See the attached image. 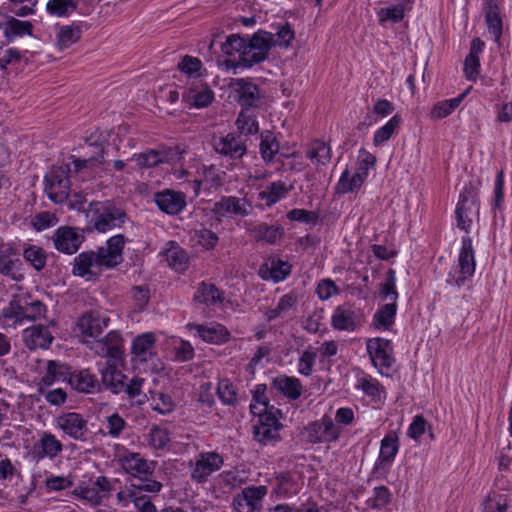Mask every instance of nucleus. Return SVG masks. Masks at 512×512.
<instances>
[{"instance_id":"obj_1","label":"nucleus","mask_w":512,"mask_h":512,"mask_svg":"<svg viewBox=\"0 0 512 512\" xmlns=\"http://www.w3.org/2000/svg\"><path fill=\"white\" fill-rule=\"evenodd\" d=\"M275 46V35L265 30H258L251 37L231 34L222 45L227 55L238 53L234 67L251 68L268 58L269 51Z\"/></svg>"},{"instance_id":"obj_2","label":"nucleus","mask_w":512,"mask_h":512,"mask_svg":"<svg viewBox=\"0 0 512 512\" xmlns=\"http://www.w3.org/2000/svg\"><path fill=\"white\" fill-rule=\"evenodd\" d=\"M88 227L99 233L122 227L128 220L127 213L112 201H92L86 210Z\"/></svg>"},{"instance_id":"obj_3","label":"nucleus","mask_w":512,"mask_h":512,"mask_svg":"<svg viewBox=\"0 0 512 512\" xmlns=\"http://www.w3.org/2000/svg\"><path fill=\"white\" fill-rule=\"evenodd\" d=\"M127 380L128 377L109 362L101 370V389L104 387L113 394L125 393L130 399L140 396L145 380L138 376L131 378L129 382Z\"/></svg>"},{"instance_id":"obj_4","label":"nucleus","mask_w":512,"mask_h":512,"mask_svg":"<svg viewBox=\"0 0 512 512\" xmlns=\"http://www.w3.org/2000/svg\"><path fill=\"white\" fill-rule=\"evenodd\" d=\"M481 182L474 183L472 181L464 185L460 195L459 201L455 210V218L457 227L466 233H469L472 224L473 216L479 214L480 200H479V186Z\"/></svg>"},{"instance_id":"obj_5","label":"nucleus","mask_w":512,"mask_h":512,"mask_svg":"<svg viewBox=\"0 0 512 512\" xmlns=\"http://www.w3.org/2000/svg\"><path fill=\"white\" fill-rule=\"evenodd\" d=\"M70 173V164L53 165L44 177V191L55 204H62L69 197Z\"/></svg>"},{"instance_id":"obj_6","label":"nucleus","mask_w":512,"mask_h":512,"mask_svg":"<svg viewBox=\"0 0 512 512\" xmlns=\"http://www.w3.org/2000/svg\"><path fill=\"white\" fill-rule=\"evenodd\" d=\"M46 306L39 300L28 301L27 298H15L2 310V317L12 320L13 325L24 321H36L45 316Z\"/></svg>"},{"instance_id":"obj_7","label":"nucleus","mask_w":512,"mask_h":512,"mask_svg":"<svg viewBox=\"0 0 512 512\" xmlns=\"http://www.w3.org/2000/svg\"><path fill=\"white\" fill-rule=\"evenodd\" d=\"M118 462L126 474L139 480L138 484H145L148 481H157L154 478L157 462L147 460L138 452L126 451L119 457Z\"/></svg>"},{"instance_id":"obj_8","label":"nucleus","mask_w":512,"mask_h":512,"mask_svg":"<svg viewBox=\"0 0 512 512\" xmlns=\"http://www.w3.org/2000/svg\"><path fill=\"white\" fill-rule=\"evenodd\" d=\"M112 491L113 485L108 477L98 476L91 480V484L80 483L72 494L87 501L91 506L97 507L110 498Z\"/></svg>"},{"instance_id":"obj_9","label":"nucleus","mask_w":512,"mask_h":512,"mask_svg":"<svg viewBox=\"0 0 512 512\" xmlns=\"http://www.w3.org/2000/svg\"><path fill=\"white\" fill-rule=\"evenodd\" d=\"M400 441L395 431H389L380 442L379 455L372 469L376 477H385L399 452Z\"/></svg>"},{"instance_id":"obj_10","label":"nucleus","mask_w":512,"mask_h":512,"mask_svg":"<svg viewBox=\"0 0 512 512\" xmlns=\"http://www.w3.org/2000/svg\"><path fill=\"white\" fill-rule=\"evenodd\" d=\"M302 434L305 440L311 444L330 443L339 439L341 429L334 424L330 416L324 415L320 420L309 423Z\"/></svg>"},{"instance_id":"obj_11","label":"nucleus","mask_w":512,"mask_h":512,"mask_svg":"<svg viewBox=\"0 0 512 512\" xmlns=\"http://www.w3.org/2000/svg\"><path fill=\"white\" fill-rule=\"evenodd\" d=\"M459 275L449 274L446 282L448 285L460 288L470 279L475 272V257L472 246V239L468 236L462 238V246L458 257Z\"/></svg>"},{"instance_id":"obj_12","label":"nucleus","mask_w":512,"mask_h":512,"mask_svg":"<svg viewBox=\"0 0 512 512\" xmlns=\"http://www.w3.org/2000/svg\"><path fill=\"white\" fill-rule=\"evenodd\" d=\"M224 464L223 456L216 451L200 452L194 463L190 464L191 479L196 483H204L214 472L221 469Z\"/></svg>"},{"instance_id":"obj_13","label":"nucleus","mask_w":512,"mask_h":512,"mask_svg":"<svg viewBox=\"0 0 512 512\" xmlns=\"http://www.w3.org/2000/svg\"><path fill=\"white\" fill-rule=\"evenodd\" d=\"M232 87L236 93V100L242 109L261 108L265 103V94L258 85L246 78L234 79Z\"/></svg>"},{"instance_id":"obj_14","label":"nucleus","mask_w":512,"mask_h":512,"mask_svg":"<svg viewBox=\"0 0 512 512\" xmlns=\"http://www.w3.org/2000/svg\"><path fill=\"white\" fill-rule=\"evenodd\" d=\"M55 424L64 435L75 441L84 442L88 438V420L80 413L64 412L56 417Z\"/></svg>"},{"instance_id":"obj_15","label":"nucleus","mask_w":512,"mask_h":512,"mask_svg":"<svg viewBox=\"0 0 512 512\" xmlns=\"http://www.w3.org/2000/svg\"><path fill=\"white\" fill-rule=\"evenodd\" d=\"M252 210V203L248 199L236 196H222L212 208V212L218 220L228 216L246 217Z\"/></svg>"},{"instance_id":"obj_16","label":"nucleus","mask_w":512,"mask_h":512,"mask_svg":"<svg viewBox=\"0 0 512 512\" xmlns=\"http://www.w3.org/2000/svg\"><path fill=\"white\" fill-rule=\"evenodd\" d=\"M85 341L86 345L98 356L118 360L123 354V339L118 331H110L105 337Z\"/></svg>"},{"instance_id":"obj_17","label":"nucleus","mask_w":512,"mask_h":512,"mask_svg":"<svg viewBox=\"0 0 512 512\" xmlns=\"http://www.w3.org/2000/svg\"><path fill=\"white\" fill-rule=\"evenodd\" d=\"M52 240L59 252L72 255L79 250L85 241V235L83 230L79 228L61 226L55 230Z\"/></svg>"},{"instance_id":"obj_18","label":"nucleus","mask_w":512,"mask_h":512,"mask_svg":"<svg viewBox=\"0 0 512 512\" xmlns=\"http://www.w3.org/2000/svg\"><path fill=\"white\" fill-rule=\"evenodd\" d=\"M199 178L193 181V191L198 196L201 188L206 192H215L221 188L226 179V172L217 166L203 164L197 171Z\"/></svg>"},{"instance_id":"obj_19","label":"nucleus","mask_w":512,"mask_h":512,"mask_svg":"<svg viewBox=\"0 0 512 512\" xmlns=\"http://www.w3.org/2000/svg\"><path fill=\"white\" fill-rule=\"evenodd\" d=\"M246 141L235 132L225 136L214 137L212 146L216 153L233 160L242 158L247 152Z\"/></svg>"},{"instance_id":"obj_20","label":"nucleus","mask_w":512,"mask_h":512,"mask_svg":"<svg viewBox=\"0 0 512 512\" xmlns=\"http://www.w3.org/2000/svg\"><path fill=\"white\" fill-rule=\"evenodd\" d=\"M361 323V317L354 304L338 305L331 316V326L337 331H355Z\"/></svg>"},{"instance_id":"obj_21","label":"nucleus","mask_w":512,"mask_h":512,"mask_svg":"<svg viewBox=\"0 0 512 512\" xmlns=\"http://www.w3.org/2000/svg\"><path fill=\"white\" fill-rule=\"evenodd\" d=\"M367 352L376 368L389 369L395 361L393 357V345L388 339H369L367 341Z\"/></svg>"},{"instance_id":"obj_22","label":"nucleus","mask_w":512,"mask_h":512,"mask_svg":"<svg viewBox=\"0 0 512 512\" xmlns=\"http://www.w3.org/2000/svg\"><path fill=\"white\" fill-rule=\"evenodd\" d=\"M125 242V236L117 234L107 240L105 247L98 248L99 261L105 265V268H114L123 261Z\"/></svg>"},{"instance_id":"obj_23","label":"nucleus","mask_w":512,"mask_h":512,"mask_svg":"<svg viewBox=\"0 0 512 512\" xmlns=\"http://www.w3.org/2000/svg\"><path fill=\"white\" fill-rule=\"evenodd\" d=\"M68 384L74 391L81 394H95L101 392L100 380L90 369L72 371Z\"/></svg>"},{"instance_id":"obj_24","label":"nucleus","mask_w":512,"mask_h":512,"mask_svg":"<svg viewBox=\"0 0 512 512\" xmlns=\"http://www.w3.org/2000/svg\"><path fill=\"white\" fill-rule=\"evenodd\" d=\"M110 318L97 311L84 313L77 322V327L84 337L98 338L108 327Z\"/></svg>"},{"instance_id":"obj_25","label":"nucleus","mask_w":512,"mask_h":512,"mask_svg":"<svg viewBox=\"0 0 512 512\" xmlns=\"http://www.w3.org/2000/svg\"><path fill=\"white\" fill-rule=\"evenodd\" d=\"M154 201L162 212L169 215L179 214L187 205L185 193L170 189L157 192Z\"/></svg>"},{"instance_id":"obj_26","label":"nucleus","mask_w":512,"mask_h":512,"mask_svg":"<svg viewBox=\"0 0 512 512\" xmlns=\"http://www.w3.org/2000/svg\"><path fill=\"white\" fill-rule=\"evenodd\" d=\"M99 253L96 251H83L74 258V264L72 268V274L74 276L86 278L90 280L98 275L97 272L93 271V268L105 267L99 261Z\"/></svg>"},{"instance_id":"obj_27","label":"nucleus","mask_w":512,"mask_h":512,"mask_svg":"<svg viewBox=\"0 0 512 512\" xmlns=\"http://www.w3.org/2000/svg\"><path fill=\"white\" fill-rule=\"evenodd\" d=\"M190 330H195L198 336L205 342L211 344H223L229 341L231 334L228 329L219 323L209 325L188 324Z\"/></svg>"},{"instance_id":"obj_28","label":"nucleus","mask_w":512,"mask_h":512,"mask_svg":"<svg viewBox=\"0 0 512 512\" xmlns=\"http://www.w3.org/2000/svg\"><path fill=\"white\" fill-rule=\"evenodd\" d=\"M162 488L163 484L160 481H148L145 484L132 483L129 486H125L124 489H121L117 493L116 499L119 505L127 507L130 502L134 503L137 492L158 494Z\"/></svg>"},{"instance_id":"obj_29","label":"nucleus","mask_w":512,"mask_h":512,"mask_svg":"<svg viewBox=\"0 0 512 512\" xmlns=\"http://www.w3.org/2000/svg\"><path fill=\"white\" fill-rule=\"evenodd\" d=\"M71 373L72 371L67 364L56 360H49L47 362L46 374L39 382V392L43 393V387H50L56 381L69 383Z\"/></svg>"},{"instance_id":"obj_30","label":"nucleus","mask_w":512,"mask_h":512,"mask_svg":"<svg viewBox=\"0 0 512 512\" xmlns=\"http://www.w3.org/2000/svg\"><path fill=\"white\" fill-rule=\"evenodd\" d=\"M24 342L30 350L48 348L53 341V336L48 327L42 324L33 325L24 330Z\"/></svg>"},{"instance_id":"obj_31","label":"nucleus","mask_w":512,"mask_h":512,"mask_svg":"<svg viewBox=\"0 0 512 512\" xmlns=\"http://www.w3.org/2000/svg\"><path fill=\"white\" fill-rule=\"evenodd\" d=\"M484 11L488 31L493 35L494 40L499 43L502 36L503 23L497 0H487Z\"/></svg>"},{"instance_id":"obj_32","label":"nucleus","mask_w":512,"mask_h":512,"mask_svg":"<svg viewBox=\"0 0 512 512\" xmlns=\"http://www.w3.org/2000/svg\"><path fill=\"white\" fill-rule=\"evenodd\" d=\"M272 387L290 400L298 399L302 394L303 386L298 378L281 375L274 378Z\"/></svg>"},{"instance_id":"obj_33","label":"nucleus","mask_w":512,"mask_h":512,"mask_svg":"<svg viewBox=\"0 0 512 512\" xmlns=\"http://www.w3.org/2000/svg\"><path fill=\"white\" fill-rule=\"evenodd\" d=\"M223 292L212 283L201 282L193 296V300L206 306H214L223 301Z\"/></svg>"},{"instance_id":"obj_34","label":"nucleus","mask_w":512,"mask_h":512,"mask_svg":"<svg viewBox=\"0 0 512 512\" xmlns=\"http://www.w3.org/2000/svg\"><path fill=\"white\" fill-rule=\"evenodd\" d=\"M366 179L365 172H356L350 176L348 168H346L336 184L335 191L338 194H347L358 191Z\"/></svg>"},{"instance_id":"obj_35","label":"nucleus","mask_w":512,"mask_h":512,"mask_svg":"<svg viewBox=\"0 0 512 512\" xmlns=\"http://www.w3.org/2000/svg\"><path fill=\"white\" fill-rule=\"evenodd\" d=\"M468 93L469 89H467L466 91H464L455 98L437 102L429 112L430 119L440 120L452 114L460 106V104L462 103V101L464 100Z\"/></svg>"},{"instance_id":"obj_36","label":"nucleus","mask_w":512,"mask_h":512,"mask_svg":"<svg viewBox=\"0 0 512 512\" xmlns=\"http://www.w3.org/2000/svg\"><path fill=\"white\" fill-rule=\"evenodd\" d=\"M291 273V265L280 259L273 260L271 266H261L259 274L263 280L272 279L274 282L285 280Z\"/></svg>"},{"instance_id":"obj_37","label":"nucleus","mask_w":512,"mask_h":512,"mask_svg":"<svg viewBox=\"0 0 512 512\" xmlns=\"http://www.w3.org/2000/svg\"><path fill=\"white\" fill-rule=\"evenodd\" d=\"M82 35V25L73 22L71 25L61 26L56 34L57 46L66 49L78 42Z\"/></svg>"},{"instance_id":"obj_38","label":"nucleus","mask_w":512,"mask_h":512,"mask_svg":"<svg viewBox=\"0 0 512 512\" xmlns=\"http://www.w3.org/2000/svg\"><path fill=\"white\" fill-rule=\"evenodd\" d=\"M4 36L8 41L24 35L31 36L33 33V24L30 21L18 20L15 17L8 16L4 25Z\"/></svg>"},{"instance_id":"obj_39","label":"nucleus","mask_w":512,"mask_h":512,"mask_svg":"<svg viewBox=\"0 0 512 512\" xmlns=\"http://www.w3.org/2000/svg\"><path fill=\"white\" fill-rule=\"evenodd\" d=\"M331 147L321 140H314L309 144L306 157L316 165H327L331 160Z\"/></svg>"},{"instance_id":"obj_40","label":"nucleus","mask_w":512,"mask_h":512,"mask_svg":"<svg viewBox=\"0 0 512 512\" xmlns=\"http://www.w3.org/2000/svg\"><path fill=\"white\" fill-rule=\"evenodd\" d=\"M155 341L156 338L152 332L139 335L133 340L131 351L140 361H147L155 346Z\"/></svg>"},{"instance_id":"obj_41","label":"nucleus","mask_w":512,"mask_h":512,"mask_svg":"<svg viewBox=\"0 0 512 512\" xmlns=\"http://www.w3.org/2000/svg\"><path fill=\"white\" fill-rule=\"evenodd\" d=\"M252 237L257 241H263L269 244H275L278 239L284 235V230L280 226L260 223L250 230Z\"/></svg>"},{"instance_id":"obj_42","label":"nucleus","mask_w":512,"mask_h":512,"mask_svg":"<svg viewBox=\"0 0 512 512\" xmlns=\"http://www.w3.org/2000/svg\"><path fill=\"white\" fill-rule=\"evenodd\" d=\"M397 303L382 305L373 315V325L376 329L388 330L395 322Z\"/></svg>"},{"instance_id":"obj_43","label":"nucleus","mask_w":512,"mask_h":512,"mask_svg":"<svg viewBox=\"0 0 512 512\" xmlns=\"http://www.w3.org/2000/svg\"><path fill=\"white\" fill-rule=\"evenodd\" d=\"M236 126L240 132L239 135H241V136H242V134H245V135L257 134L259 131V125H258V121H257V115L255 114L254 110L242 109L237 117Z\"/></svg>"},{"instance_id":"obj_44","label":"nucleus","mask_w":512,"mask_h":512,"mask_svg":"<svg viewBox=\"0 0 512 512\" xmlns=\"http://www.w3.org/2000/svg\"><path fill=\"white\" fill-rule=\"evenodd\" d=\"M183 99L196 108H204L212 103L214 93L207 86L201 90L191 88L183 94Z\"/></svg>"},{"instance_id":"obj_45","label":"nucleus","mask_w":512,"mask_h":512,"mask_svg":"<svg viewBox=\"0 0 512 512\" xmlns=\"http://www.w3.org/2000/svg\"><path fill=\"white\" fill-rule=\"evenodd\" d=\"M79 2L80 0H49L46 9L52 16L69 17L77 10Z\"/></svg>"},{"instance_id":"obj_46","label":"nucleus","mask_w":512,"mask_h":512,"mask_svg":"<svg viewBox=\"0 0 512 512\" xmlns=\"http://www.w3.org/2000/svg\"><path fill=\"white\" fill-rule=\"evenodd\" d=\"M260 153L265 162H272L279 151V143L271 131L261 133Z\"/></svg>"},{"instance_id":"obj_47","label":"nucleus","mask_w":512,"mask_h":512,"mask_svg":"<svg viewBox=\"0 0 512 512\" xmlns=\"http://www.w3.org/2000/svg\"><path fill=\"white\" fill-rule=\"evenodd\" d=\"M96 148L97 152L95 155L85 159H80L72 155L70 157L71 163H69L71 170L73 169L75 173H78L84 169H92L97 164H102L104 161V149L101 146H96Z\"/></svg>"},{"instance_id":"obj_48","label":"nucleus","mask_w":512,"mask_h":512,"mask_svg":"<svg viewBox=\"0 0 512 512\" xmlns=\"http://www.w3.org/2000/svg\"><path fill=\"white\" fill-rule=\"evenodd\" d=\"M379 295L382 300H389L388 303H397L398 292L396 290V272L389 269L386 272L385 282L379 286Z\"/></svg>"},{"instance_id":"obj_49","label":"nucleus","mask_w":512,"mask_h":512,"mask_svg":"<svg viewBox=\"0 0 512 512\" xmlns=\"http://www.w3.org/2000/svg\"><path fill=\"white\" fill-rule=\"evenodd\" d=\"M217 394L225 405L235 406L238 404V393L236 386L227 378L218 382Z\"/></svg>"},{"instance_id":"obj_50","label":"nucleus","mask_w":512,"mask_h":512,"mask_svg":"<svg viewBox=\"0 0 512 512\" xmlns=\"http://www.w3.org/2000/svg\"><path fill=\"white\" fill-rule=\"evenodd\" d=\"M38 443L42 448L44 455L48 458L54 459L63 451V444L56 438V436L49 432H44Z\"/></svg>"},{"instance_id":"obj_51","label":"nucleus","mask_w":512,"mask_h":512,"mask_svg":"<svg viewBox=\"0 0 512 512\" xmlns=\"http://www.w3.org/2000/svg\"><path fill=\"white\" fill-rule=\"evenodd\" d=\"M407 2H403L401 0L400 3L396 5H391L389 7L381 8L377 11L378 20L380 23H384L387 21H391L393 23H398L403 20L405 16V5Z\"/></svg>"},{"instance_id":"obj_52","label":"nucleus","mask_w":512,"mask_h":512,"mask_svg":"<svg viewBox=\"0 0 512 512\" xmlns=\"http://www.w3.org/2000/svg\"><path fill=\"white\" fill-rule=\"evenodd\" d=\"M166 260L174 270L183 271L187 268L189 258L184 249L178 245H172L166 251Z\"/></svg>"},{"instance_id":"obj_53","label":"nucleus","mask_w":512,"mask_h":512,"mask_svg":"<svg viewBox=\"0 0 512 512\" xmlns=\"http://www.w3.org/2000/svg\"><path fill=\"white\" fill-rule=\"evenodd\" d=\"M402 122L400 115H394L384 126L376 130L373 137V143L375 146H379L384 142L388 141L395 130L399 127Z\"/></svg>"},{"instance_id":"obj_54","label":"nucleus","mask_w":512,"mask_h":512,"mask_svg":"<svg viewBox=\"0 0 512 512\" xmlns=\"http://www.w3.org/2000/svg\"><path fill=\"white\" fill-rule=\"evenodd\" d=\"M392 499V494L388 487L384 485L377 486L373 489V496L367 500V506L374 510L385 508Z\"/></svg>"},{"instance_id":"obj_55","label":"nucleus","mask_w":512,"mask_h":512,"mask_svg":"<svg viewBox=\"0 0 512 512\" xmlns=\"http://www.w3.org/2000/svg\"><path fill=\"white\" fill-rule=\"evenodd\" d=\"M279 427L269 424H258L254 427V439L261 444H268L279 440Z\"/></svg>"},{"instance_id":"obj_56","label":"nucleus","mask_w":512,"mask_h":512,"mask_svg":"<svg viewBox=\"0 0 512 512\" xmlns=\"http://www.w3.org/2000/svg\"><path fill=\"white\" fill-rule=\"evenodd\" d=\"M21 266L20 259H12L9 256H0V274L10 277L11 279L18 281L22 278L19 267Z\"/></svg>"},{"instance_id":"obj_57","label":"nucleus","mask_w":512,"mask_h":512,"mask_svg":"<svg viewBox=\"0 0 512 512\" xmlns=\"http://www.w3.org/2000/svg\"><path fill=\"white\" fill-rule=\"evenodd\" d=\"M267 491V487L263 485L249 486L244 488L240 494L256 510L260 506L262 499L266 496Z\"/></svg>"},{"instance_id":"obj_58","label":"nucleus","mask_w":512,"mask_h":512,"mask_svg":"<svg viewBox=\"0 0 512 512\" xmlns=\"http://www.w3.org/2000/svg\"><path fill=\"white\" fill-rule=\"evenodd\" d=\"M23 256L37 271L42 270L46 265V255L42 248L30 245L24 250Z\"/></svg>"},{"instance_id":"obj_59","label":"nucleus","mask_w":512,"mask_h":512,"mask_svg":"<svg viewBox=\"0 0 512 512\" xmlns=\"http://www.w3.org/2000/svg\"><path fill=\"white\" fill-rule=\"evenodd\" d=\"M149 444L154 449H163L170 441V434L166 428L153 426L149 431Z\"/></svg>"},{"instance_id":"obj_60","label":"nucleus","mask_w":512,"mask_h":512,"mask_svg":"<svg viewBox=\"0 0 512 512\" xmlns=\"http://www.w3.org/2000/svg\"><path fill=\"white\" fill-rule=\"evenodd\" d=\"M288 189L282 182H273L268 186V190L262 192V198L266 199L267 205H273L283 198Z\"/></svg>"},{"instance_id":"obj_61","label":"nucleus","mask_w":512,"mask_h":512,"mask_svg":"<svg viewBox=\"0 0 512 512\" xmlns=\"http://www.w3.org/2000/svg\"><path fill=\"white\" fill-rule=\"evenodd\" d=\"M287 218L291 221L315 225L319 220V214L316 211L295 208L287 213Z\"/></svg>"},{"instance_id":"obj_62","label":"nucleus","mask_w":512,"mask_h":512,"mask_svg":"<svg viewBox=\"0 0 512 512\" xmlns=\"http://www.w3.org/2000/svg\"><path fill=\"white\" fill-rule=\"evenodd\" d=\"M137 165L140 168H151L157 166L162 159L160 157V153L156 150H148L140 154H135L133 156Z\"/></svg>"},{"instance_id":"obj_63","label":"nucleus","mask_w":512,"mask_h":512,"mask_svg":"<svg viewBox=\"0 0 512 512\" xmlns=\"http://www.w3.org/2000/svg\"><path fill=\"white\" fill-rule=\"evenodd\" d=\"M340 293L339 287L336 283L330 279H322L316 288V294L321 300H328L334 295H338Z\"/></svg>"},{"instance_id":"obj_64","label":"nucleus","mask_w":512,"mask_h":512,"mask_svg":"<svg viewBox=\"0 0 512 512\" xmlns=\"http://www.w3.org/2000/svg\"><path fill=\"white\" fill-rule=\"evenodd\" d=\"M195 236L199 245H201L206 250L214 249L219 240L215 232L206 228L196 230Z\"/></svg>"}]
</instances>
